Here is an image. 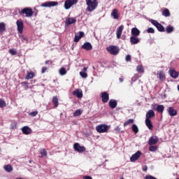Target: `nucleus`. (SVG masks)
I'll return each mask as SVG.
<instances>
[{"mask_svg": "<svg viewBox=\"0 0 179 179\" xmlns=\"http://www.w3.org/2000/svg\"><path fill=\"white\" fill-rule=\"evenodd\" d=\"M155 111L153 110H149L145 115V125L150 129V131L153 130V124L152 123L151 118H155Z\"/></svg>", "mask_w": 179, "mask_h": 179, "instance_id": "obj_1", "label": "nucleus"}, {"mask_svg": "<svg viewBox=\"0 0 179 179\" xmlns=\"http://www.w3.org/2000/svg\"><path fill=\"white\" fill-rule=\"evenodd\" d=\"M87 4V10L88 12H93V10H96L97 9V6H99V1L97 0H85Z\"/></svg>", "mask_w": 179, "mask_h": 179, "instance_id": "obj_2", "label": "nucleus"}, {"mask_svg": "<svg viewBox=\"0 0 179 179\" xmlns=\"http://www.w3.org/2000/svg\"><path fill=\"white\" fill-rule=\"evenodd\" d=\"M19 13L20 15H25L26 17H31L34 12L31 8L27 7L20 10Z\"/></svg>", "mask_w": 179, "mask_h": 179, "instance_id": "obj_3", "label": "nucleus"}, {"mask_svg": "<svg viewBox=\"0 0 179 179\" xmlns=\"http://www.w3.org/2000/svg\"><path fill=\"white\" fill-rule=\"evenodd\" d=\"M106 51L111 55H117L120 52V48L118 46L115 45H110L109 47L106 48Z\"/></svg>", "mask_w": 179, "mask_h": 179, "instance_id": "obj_4", "label": "nucleus"}, {"mask_svg": "<svg viewBox=\"0 0 179 179\" xmlns=\"http://www.w3.org/2000/svg\"><path fill=\"white\" fill-rule=\"evenodd\" d=\"M96 129L99 134H104L108 131V125L102 124L96 126Z\"/></svg>", "mask_w": 179, "mask_h": 179, "instance_id": "obj_5", "label": "nucleus"}, {"mask_svg": "<svg viewBox=\"0 0 179 179\" xmlns=\"http://www.w3.org/2000/svg\"><path fill=\"white\" fill-rule=\"evenodd\" d=\"M78 0H66L64 2L65 9H71L73 5H76Z\"/></svg>", "mask_w": 179, "mask_h": 179, "instance_id": "obj_6", "label": "nucleus"}, {"mask_svg": "<svg viewBox=\"0 0 179 179\" xmlns=\"http://www.w3.org/2000/svg\"><path fill=\"white\" fill-rule=\"evenodd\" d=\"M151 23L152 24L155 26V27H157L158 31H161V32L165 31L164 27L162 25V24H160L159 22L155 20H151Z\"/></svg>", "mask_w": 179, "mask_h": 179, "instance_id": "obj_7", "label": "nucleus"}, {"mask_svg": "<svg viewBox=\"0 0 179 179\" xmlns=\"http://www.w3.org/2000/svg\"><path fill=\"white\" fill-rule=\"evenodd\" d=\"M73 148L74 150L78 153H83V152L86 151V148L84 146H80V145H79L78 143H74Z\"/></svg>", "mask_w": 179, "mask_h": 179, "instance_id": "obj_8", "label": "nucleus"}, {"mask_svg": "<svg viewBox=\"0 0 179 179\" xmlns=\"http://www.w3.org/2000/svg\"><path fill=\"white\" fill-rule=\"evenodd\" d=\"M16 24L18 33H20V34H22L23 33V29H24V24H23V21H22L21 20H18L16 22Z\"/></svg>", "mask_w": 179, "mask_h": 179, "instance_id": "obj_9", "label": "nucleus"}, {"mask_svg": "<svg viewBox=\"0 0 179 179\" xmlns=\"http://www.w3.org/2000/svg\"><path fill=\"white\" fill-rule=\"evenodd\" d=\"M58 1H46L41 5L42 8H51V6H57Z\"/></svg>", "mask_w": 179, "mask_h": 179, "instance_id": "obj_10", "label": "nucleus"}, {"mask_svg": "<svg viewBox=\"0 0 179 179\" xmlns=\"http://www.w3.org/2000/svg\"><path fill=\"white\" fill-rule=\"evenodd\" d=\"M159 143V137L156 136H151L148 140V145L152 146L153 145H157Z\"/></svg>", "mask_w": 179, "mask_h": 179, "instance_id": "obj_11", "label": "nucleus"}, {"mask_svg": "<svg viewBox=\"0 0 179 179\" xmlns=\"http://www.w3.org/2000/svg\"><path fill=\"white\" fill-rule=\"evenodd\" d=\"M142 156V152L141 151H137L135 154H134L131 158H130V162H135L139 157Z\"/></svg>", "mask_w": 179, "mask_h": 179, "instance_id": "obj_12", "label": "nucleus"}, {"mask_svg": "<svg viewBox=\"0 0 179 179\" xmlns=\"http://www.w3.org/2000/svg\"><path fill=\"white\" fill-rule=\"evenodd\" d=\"M101 97L103 103H108V100H110V95H108V93L106 92H101Z\"/></svg>", "mask_w": 179, "mask_h": 179, "instance_id": "obj_13", "label": "nucleus"}, {"mask_svg": "<svg viewBox=\"0 0 179 179\" xmlns=\"http://www.w3.org/2000/svg\"><path fill=\"white\" fill-rule=\"evenodd\" d=\"M73 96L78 97V99H82L83 97V92L82 90L77 89L72 92Z\"/></svg>", "mask_w": 179, "mask_h": 179, "instance_id": "obj_14", "label": "nucleus"}, {"mask_svg": "<svg viewBox=\"0 0 179 179\" xmlns=\"http://www.w3.org/2000/svg\"><path fill=\"white\" fill-rule=\"evenodd\" d=\"M82 50H86V51H92L93 50V46L92 45V43L89 42H85L82 46Z\"/></svg>", "mask_w": 179, "mask_h": 179, "instance_id": "obj_15", "label": "nucleus"}, {"mask_svg": "<svg viewBox=\"0 0 179 179\" xmlns=\"http://www.w3.org/2000/svg\"><path fill=\"white\" fill-rule=\"evenodd\" d=\"M110 16L113 17V19L118 20V19H120V13L118 12V9H113L110 14Z\"/></svg>", "mask_w": 179, "mask_h": 179, "instance_id": "obj_16", "label": "nucleus"}, {"mask_svg": "<svg viewBox=\"0 0 179 179\" xmlns=\"http://www.w3.org/2000/svg\"><path fill=\"white\" fill-rule=\"evenodd\" d=\"M82 37H85V32L79 31L78 34L75 35V38H74L75 43H79Z\"/></svg>", "mask_w": 179, "mask_h": 179, "instance_id": "obj_17", "label": "nucleus"}, {"mask_svg": "<svg viewBox=\"0 0 179 179\" xmlns=\"http://www.w3.org/2000/svg\"><path fill=\"white\" fill-rule=\"evenodd\" d=\"M124 31V25H120L116 31L117 38H121V35L122 34V31Z\"/></svg>", "mask_w": 179, "mask_h": 179, "instance_id": "obj_18", "label": "nucleus"}, {"mask_svg": "<svg viewBox=\"0 0 179 179\" xmlns=\"http://www.w3.org/2000/svg\"><path fill=\"white\" fill-rule=\"evenodd\" d=\"M21 129L24 135H30V134H31V129L27 126L23 127Z\"/></svg>", "mask_w": 179, "mask_h": 179, "instance_id": "obj_19", "label": "nucleus"}, {"mask_svg": "<svg viewBox=\"0 0 179 179\" xmlns=\"http://www.w3.org/2000/svg\"><path fill=\"white\" fill-rule=\"evenodd\" d=\"M167 111L168 114H169L171 117H176V115H177V110H176L173 107L168 108Z\"/></svg>", "mask_w": 179, "mask_h": 179, "instance_id": "obj_20", "label": "nucleus"}, {"mask_svg": "<svg viewBox=\"0 0 179 179\" xmlns=\"http://www.w3.org/2000/svg\"><path fill=\"white\" fill-rule=\"evenodd\" d=\"M169 73H170V76L173 79H177V78H178L179 73L178 72L176 71L174 69H170Z\"/></svg>", "mask_w": 179, "mask_h": 179, "instance_id": "obj_21", "label": "nucleus"}, {"mask_svg": "<svg viewBox=\"0 0 179 179\" xmlns=\"http://www.w3.org/2000/svg\"><path fill=\"white\" fill-rule=\"evenodd\" d=\"M34 76H36V73H34V71H27L25 79L26 80H30V79H33Z\"/></svg>", "mask_w": 179, "mask_h": 179, "instance_id": "obj_22", "label": "nucleus"}, {"mask_svg": "<svg viewBox=\"0 0 179 179\" xmlns=\"http://www.w3.org/2000/svg\"><path fill=\"white\" fill-rule=\"evenodd\" d=\"M140 42H141V40L139 39V38H137V36H131L130 37L131 44L135 45V44H138Z\"/></svg>", "mask_w": 179, "mask_h": 179, "instance_id": "obj_23", "label": "nucleus"}, {"mask_svg": "<svg viewBox=\"0 0 179 179\" xmlns=\"http://www.w3.org/2000/svg\"><path fill=\"white\" fill-rule=\"evenodd\" d=\"M157 75L159 80H166V75L163 71H157Z\"/></svg>", "mask_w": 179, "mask_h": 179, "instance_id": "obj_24", "label": "nucleus"}, {"mask_svg": "<svg viewBox=\"0 0 179 179\" xmlns=\"http://www.w3.org/2000/svg\"><path fill=\"white\" fill-rule=\"evenodd\" d=\"M153 110L155 111H157V113H159L161 114H163V111H164V106L163 105H157L156 108H152Z\"/></svg>", "mask_w": 179, "mask_h": 179, "instance_id": "obj_25", "label": "nucleus"}, {"mask_svg": "<svg viewBox=\"0 0 179 179\" xmlns=\"http://www.w3.org/2000/svg\"><path fill=\"white\" fill-rule=\"evenodd\" d=\"M65 23L67 25L73 24L76 23V18L69 17L66 20Z\"/></svg>", "mask_w": 179, "mask_h": 179, "instance_id": "obj_26", "label": "nucleus"}, {"mask_svg": "<svg viewBox=\"0 0 179 179\" xmlns=\"http://www.w3.org/2000/svg\"><path fill=\"white\" fill-rule=\"evenodd\" d=\"M141 34V31L138 29V28H132L131 29V35L132 36L138 37Z\"/></svg>", "mask_w": 179, "mask_h": 179, "instance_id": "obj_27", "label": "nucleus"}, {"mask_svg": "<svg viewBox=\"0 0 179 179\" xmlns=\"http://www.w3.org/2000/svg\"><path fill=\"white\" fill-rule=\"evenodd\" d=\"M108 104H109V106L110 107V108H115V107H117V100L110 99L109 101Z\"/></svg>", "mask_w": 179, "mask_h": 179, "instance_id": "obj_28", "label": "nucleus"}, {"mask_svg": "<svg viewBox=\"0 0 179 179\" xmlns=\"http://www.w3.org/2000/svg\"><path fill=\"white\" fill-rule=\"evenodd\" d=\"M3 169L7 173H11V171H13V167H12V165L10 164L5 165Z\"/></svg>", "mask_w": 179, "mask_h": 179, "instance_id": "obj_29", "label": "nucleus"}, {"mask_svg": "<svg viewBox=\"0 0 179 179\" xmlns=\"http://www.w3.org/2000/svg\"><path fill=\"white\" fill-rule=\"evenodd\" d=\"M6 30V24L4 22H0V34H2Z\"/></svg>", "mask_w": 179, "mask_h": 179, "instance_id": "obj_30", "label": "nucleus"}, {"mask_svg": "<svg viewBox=\"0 0 179 179\" xmlns=\"http://www.w3.org/2000/svg\"><path fill=\"white\" fill-rule=\"evenodd\" d=\"M162 15L169 17L171 15L170 10L168 8H164L162 11Z\"/></svg>", "mask_w": 179, "mask_h": 179, "instance_id": "obj_31", "label": "nucleus"}, {"mask_svg": "<svg viewBox=\"0 0 179 179\" xmlns=\"http://www.w3.org/2000/svg\"><path fill=\"white\" fill-rule=\"evenodd\" d=\"M52 103L54 104L55 108H57V107H58V106H59L58 97L57 96H53Z\"/></svg>", "mask_w": 179, "mask_h": 179, "instance_id": "obj_32", "label": "nucleus"}, {"mask_svg": "<svg viewBox=\"0 0 179 179\" xmlns=\"http://www.w3.org/2000/svg\"><path fill=\"white\" fill-rule=\"evenodd\" d=\"M136 71L138 72V73H144L145 69H143V66L142 65L137 66Z\"/></svg>", "mask_w": 179, "mask_h": 179, "instance_id": "obj_33", "label": "nucleus"}, {"mask_svg": "<svg viewBox=\"0 0 179 179\" xmlns=\"http://www.w3.org/2000/svg\"><path fill=\"white\" fill-rule=\"evenodd\" d=\"M134 122H135V120L134 119H129L124 123V127H128V125L134 124Z\"/></svg>", "mask_w": 179, "mask_h": 179, "instance_id": "obj_34", "label": "nucleus"}, {"mask_svg": "<svg viewBox=\"0 0 179 179\" xmlns=\"http://www.w3.org/2000/svg\"><path fill=\"white\" fill-rule=\"evenodd\" d=\"M166 33L168 34L173 33V31H174V27H173L171 25H169L166 27Z\"/></svg>", "mask_w": 179, "mask_h": 179, "instance_id": "obj_35", "label": "nucleus"}, {"mask_svg": "<svg viewBox=\"0 0 179 179\" xmlns=\"http://www.w3.org/2000/svg\"><path fill=\"white\" fill-rule=\"evenodd\" d=\"M59 75L64 76V75H66V69L64 67H62L59 71Z\"/></svg>", "mask_w": 179, "mask_h": 179, "instance_id": "obj_36", "label": "nucleus"}, {"mask_svg": "<svg viewBox=\"0 0 179 179\" xmlns=\"http://www.w3.org/2000/svg\"><path fill=\"white\" fill-rule=\"evenodd\" d=\"M131 129L134 132V134H138V132H139V129L138 128V126H136V124H133L131 127Z\"/></svg>", "mask_w": 179, "mask_h": 179, "instance_id": "obj_37", "label": "nucleus"}, {"mask_svg": "<svg viewBox=\"0 0 179 179\" xmlns=\"http://www.w3.org/2000/svg\"><path fill=\"white\" fill-rule=\"evenodd\" d=\"M6 106V102L2 99H0V108H3Z\"/></svg>", "mask_w": 179, "mask_h": 179, "instance_id": "obj_38", "label": "nucleus"}, {"mask_svg": "<svg viewBox=\"0 0 179 179\" xmlns=\"http://www.w3.org/2000/svg\"><path fill=\"white\" fill-rule=\"evenodd\" d=\"M82 115V110H80V109H78L73 113V117H79V115Z\"/></svg>", "mask_w": 179, "mask_h": 179, "instance_id": "obj_39", "label": "nucleus"}, {"mask_svg": "<svg viewBox=\"0 0 179 179\" xmlns=\"http://www.w3.org/2000/svg\"><path fill=\"white\" fill-rule=\"evenodd\" d=\"M150 152H156L157 150V145H150L149 147Z\"/></svg>", "mask_w": 179, "mask_h": 179, "instance_id": "obj_40", "label": "nucleus"}, {"mask_svg": "<svg viewBox=\"0 0 179 179\" xmlns=\"http://www.w3.org/2000/svg\"><path fill=\"white\" fill-rule=\"evenodd\" d=\"M41 158H42V157H44V156H45V157H47V151L45 150V149H43V150L41 151Z\"/></svg>", "mask_w": 179, "mask_h": 179, "instance_id": "obj_41", "label": "nucleus"}, {"mask_svg": "<svg viewBox=\"0 0 179 179\" xmlns=\"http://www.w3.org/2000/svg\"><path fill=\"white\" fill-rule=\"evenodd\" d=\"M80 75L82 78H87V73L86 72L80 71Z\"/></svg>", "mask_w": 179, "mask_h": 179, "instance_id": "obj_42", "label": "nucleus"}, {"mask_svg": "<svg viewBox=\"0 0 179 179\" xmlns=\"http://www.w3.org/2000/svg\"><path fill=\"white\" fill-rule=\"evenodd\" d=\"M9 52L11 54V55H16V54H17V52H16L15 49H10Z\"/></svg>", "mask_w": 179, "mask_h": 179, "instance_id": "obj_43", "label": "nucleus"}, {"mask_svg": "<svg viewBox=\"0 0 179 179\" xmlns=\"http://www.w3.org/2000/svg\"><path fill=\"white\" fill-rule=\"evenodd\" d=\"M21 85L22 86H25L27 90L29 89V83H27V81H24V82L21 83Z\"/></svg>", "mask_w": 179, "mask_h": 179, "instance_id": "obj_44", "label": "nucleus"}, {"mask_svg": "<svg viewBox=\"0 0 179 179\" xmlns=\"http://www.w3.org/2000/svg\"><path fill=\"white\" fill-rule=\"evenodd\" d=\"M37 114H38V111L36 110V111H34V112H31L29 113V115L31 117H36V115H37Z\"/></svg>", "mask_w": 179, "mask_h": 179, "instance_id": "obj_45", "label": "nucleus"}, {"mask_svg": "<svg viewBox=\"0 0 179 179\" xmlns=\"http://www.w3.org/2000/svg\"><path fill=\"white\" fill-rule=\"evenodd\" d=\"M147 33H151L152 34H155V29L152 27H150L147 29Z\"/></svg>", "mask_w": 179, "mask_h": 179, "instance_id": "obj_46", "label": "nucleus"}, {"mask_svg": "<svg viewBox=\"0 0 179 179\" xmlns=\"http://www.w3.org/2000/svg\"><path fill=\"white\" fill-rule=\"evenodd\" d=\"M125 61L127 62H131V56L129 55H127L125 57Z\"/></svg>", "mask_w": 179, "mask_h": 179, "instance_id": "obj_47", "label": "nucleus"}, {"mask_svg": "<svg viewBox=\"0 0 179 179\" xmlns=\"http://www.w3.org/2000/svg\"><path fill=\"white\" fill-rule=\"evenodd\" d=\"M47 69H48V68L47 67H42V73H45V72H47Z\"/></svg>", "mask_w": 179, "mask_h": 179, "instance_id": "obj_48", "label": "nucleus"}, {"mask_svg": "<svg viewBox=\"0 0 179 179\" xmlns=\"http://www.w3.org/2000/svg\"><path fill=\"white\" fill-rule=\"evenodd\" d=\"M83 179H93V178H92V176H84L83 177Z\"/></svg>", "mask_w": 179, "mask_h": 179, "instance_id": "obj_49", "label": "nucleus"}, {"mask_svg": "<svg viewBox=\"0 0 179 179\" xmlns=\"http://www.w3.org/2000/svg\"><path fill=\"white\" fill-rule=\"evenodd\" d=\"M143 171H148V166L144 165L143 166Z\"/></svg>", "mask_w": 179, "mask_h": 179, "instance_id": "obj_50", "label": "nucleus"}, {"mask_svg": "<svg viewBox=\"0 0 179 179\" xmlns=\"http://www.w3.org/2000/svg\"><path fill=\"white\" fill-rule=\"evenodd\" d=\"M50 62L51 64H52V62L50 61V60H47V61H45V65H48V64H49Z\"/></svg>", "mask_w": 179, "mask_h": 179, "instance_id": "obj_51", "label": "nucleus"}, {"mask_svg": "<svg viewBox=\"0 0 179 179\" xmlns=\"http://www.w3.org/2000/svg\"><path fill=\"white\" fill-rule=\"evenodd\" d=\"M86 71H87V68L84 67V68L83 69V71H82V72H86Z\"/></svg>", "mask_w": 179, "mask_h": 179, "instance_id": "obj_52", "label": "nucleus"}, {"mask_svg": "<svg viewBox=\"0 0 179 179\" xmlns=\"http://www.w3.org/2000/svg\"><path fill=\"white\" fill-rule=\"evenodd\" d=\"M119 80L121 83H122V82H124V79L122 78H119Z\"/></svg>", "mask_w": 179, "mask_h": 179, "instance_id": "obj_53", "label": "nucleus"}, {"mask_svg": "<svg viewBox=\"0 0 179 179\" xmlns=\"http://www.w3.org/2000/svg\"><path fill=\"white\" fill-rule=\"evenodd\" d=\"M178 92H179V85H178Z\"/></svg>", "mask_w": 179, "mask_h": 179, "instance_id": "obj_54", "label": "nucleus"}, {"mask_svg": "<svg viewBox=\"0 0 179 179\" xmlns=\"http://www.w3.org/2000/svg\"><path fill=\"white\" fill-rule=\"evenodd\" d=\"M176 179H179V178H176Z\"/></svg>", "mask_w": 179, "mask_h": 179, "instance_id": "obj_55", "label": "nucleus"}]
</instances>
